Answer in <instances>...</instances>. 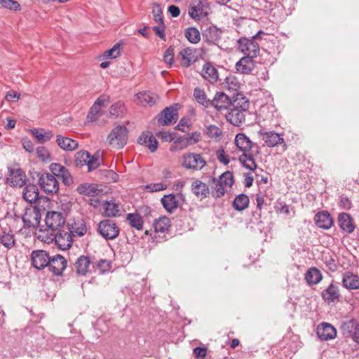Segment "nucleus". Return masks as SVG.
<instances>
[{
  "mask_svg": "<svg viewBox=\"0 0 359 359\" xmlns=\"http://www.w3.org/2000/svg\"><path fill=\"white\" fill-rule=\"evenodd\" d=\"M248 108V100L242 95L237 94L225 115L226 121L235 126H240L245 122V113Z\"/></svg>",
  "mask_w": 359,
  "mask_h": 359,
  "instance_id": "obj_1",
  "label": "nucleus"
},
{
  "mask_svg": "<svg viewBox=\"0 0 359 359\" xmlns=\"http://www.w3.org/2000/svg\"><path fill=\"white\" fill-rule=\"evenodd\" d=\"M235 144L237 148L243 152L239 157V161L248 170H254L257 168L255 158L251 154H248L253 147V142L244 133H238L235 137Z\"/></svg>",
  "mask_w": 359,
  "mask_h": 359,
  "instance_id": "obj_2",
  "label": "nucleus"
},
{
  "mask_svg": "<svg viewBox=\"0 0 359 359\" xmlns=\"http://www.w3.org/2000/svg\"><path fill=\"white\" fill-rule=\"evenodd\" d=\"M264 32L259 30L255 35L250 38L242 37L238 40V48L245 56L256 57L259 53V45L257 40L261 39V35Z\"/></svg>",
  "mask_w": 359,
  "mask_h": 359,
  "instance_id": "obj_3",
  "label": "nucleus"
},
{
  "mask_svg": "<svg viewBox=\"0 0 359 359\" xmlns=\"http://www.w3.org/2000/svg\"><path fill=\"white\" fill-rule=\"evenodd\" d=\"M38 238L48 243L55 241V244L62 250L69 248L72 243L70 233L61 229L49 235H39Z\"/></svg>",
  "mask_w": 359,
  "mask_h": 359,
  "instance_id": "obj_4",
  "label": "nucleus"
},
{
  "mask_svg": "<svg viewBox=\"0 0 359 359\" xmlns=\"http://www.w3.org/2000/svg\"><path fill=\"white\" fill-rule=\"evenodd\" d=\"M65 223V219L60 212L49 211L45 218L46 229L40 231L39 235H49L57 231Z\"/></svg>",
  "mask_w": 359,
  "mask_h": 359,
  "instance_id": "obj_5",
  "label": "nucleus"
},
{
  "mask_svg": "<svg viewBox=\"0 0 359 359\" xmlns=\"http://www.w3.org/2000/svg\"><path fill=\"white\" fill-rule=\"evenodd\" d=\"M206 161L201 154L188 152L182 156L181 165L194 171L202 170L206 165Z\"/></svg>",
  "mask_w": 359,
  "mask_h": 359,
  "instance_id": "obj_6",
  "label": "nucleus"
},
{
  "mask_svg": "<svg viewBox=\"0 0 359 359\" xmlns=\"http://www.w3.org/2000/svg\"><path fill=\"white\" fill-rule=\"evenodd\" d=\"M128 129L124 126L115 127L107 137L109 144L115 149H121L128 141Z\"/></svg>",
  "mask_w": 359,
  "mask_h": 359,
  "instance_id": "obj_7",
  "label": "nucleus"
},
{
  "mask_svg": "<svg viewBox=\"0 0 359 359\" xmlns=\"http://www.w3.org/2000/svg\"><path fill=\"white\" fill-rule=\"evenodd\" d=\"M97 231L106 240H113L118 236L120 229L114 221L104 219L98 224Z\"/></svg>",
  "mask_w": 359,
  "mask_h": 359,
  "instance_id": "obj_8",
  "label": "nucleus"
},
{
  "mask_svg": "<svg viewBox=\"0 0 359 359\" xmlns=\"http://www.w3.org/2000/svg\"><path fill=\"white\" fill-rule=\"evenodd\" d=\"M39 184L41 189L47 194H55L59 190V183L55 175L50 173L41 175L39 179Z\"/></svg>",
  "mask_w": 359,
  "mask_h": 359,
  "instance_id": "obj_9",
  "label": "nucleus"
},
{
  "mask_svg": "<svg viewBox=\"0 0 359 359\" xmlns=\"http://www.w3.org/2000/svg\"><path fill=\"white\" fill-rule=\"evenodd\" d=\"M179 104L165 107L160 114L158 123L162 126H169L175 123L178 119Z\"/></svg>",
  "mask_w": 359,
  "mask_h": 359,
  "instance_id": "obj_10",
  "label": "nucleus"
},
{
  "mask_svg": "<svg viewBox=\"0 0 359 359\" xmlns=\"http://www.w3.org/2000/svg\"><path fill=\"white\" fill-rule=\"evenodd\" d=\"M109 103V97L108 95H102L99 97L90 109L87 115V121L88 122H93L96 121L98 116L102 114L101 108L107 106Z\"/></svg>",
  "mask_w": 359,
  "mask_h": 359,
  "instance_id": "obj_11",
  "label": "nucleus"
},
{
  "mask_svg": "<svg viewBox=\"0 0 359 359\" xmlns=\"http://www.w3.org/2000/svg\"><path fill=\"white\" fill-rule=\"evenodd\" d=\"M209 7L206 2L202 0H193L191 3L189 14L193 19L200 20L208 14Z\"/></svg>",
  "mask_w": 359,
  "mask_h": 359,
  "instance_id": "obj_12",
  "label": "nucleus"
},
{
  "mask_svg": "<svg viewBox=\"0 0 359 359\" xmlns=\"http://www.w3.org/2000/svg\"><path fill=\"white\" fill-rule=\"evenodd\" d=\"M22 221L27 227H35L39 224L41 214L39 208L33 206L26 208Z\"/></svg>",
  "mask_w": 359,
  "mask_h": 359,
  "instance_id": "obj_13",
  "label": "nucleus"
},
{
  "mask_svg": "<svg viewBox=\"0 0 359 359\" xmlns=\"http://www.w3.org/2000/svg\"><path fill=\"white\" fill-rule=\"evenodd\" d=\"M67 262L65 257L60 255H56L50 257L47 267L54 275L60 276L67 268Z\"/></svg>",
  "mask_w": 359,
  "mask_h": 359,
  "instance_id": "obj_14",
  "label": "nucleus"
},
{
  "mask_svg": "<svg viewBox=\"0 0 359 359\" xmlns=\"http://www.w3.org/2000/svg\"><path fill=\"white\" fill-rule=\"evenodd\" d=\"M49 168L51 172L60 177L66 186H70L73 184V177L65 166L59 163H53L50 165Z\"/></svg>",
  "mask_w": 359,
  "mask_h": 359,
  "instance_id": "obj_15",
  "label": "nucleus"
},
{
  "mask_svg": "<svg viewBox=\"0 0 359 359\" xmlns=\"http://www.w3.org/2000/svg\"><path fill=\"white\" fill-rule=\"evenodd\" d=\"M259 135L262 137L264 144L269 147H274L277 145L284 143L283 137L274 131H263L258 132Z\"/></svg>",
  "mask_w": 359,
  "mask_h": 359,
  "instance_id": "obj_16",
  "label": "nucleus"
},
{
  "mask_svg": "<svg viewBox=\"0 0 359 359\" xmlns=\"http://www.w3.org/2000/svg\"><path fill=\"white\" fill-rule=\"evenodd\" d=\"M50 256L45 250H34L31 254V260L34 268L41 270L48 266Z\"/></svg>",
  "mask_w": 359,
  "mask_h": 359,
  "instance_id": "obj_17",
  "label": "nucleus"
},
{
  "mask_svg": "<svg viewBox=\"0 0 359 359\" xmlns=\"http://www.w3.org/2000/svg\"><path fill=\"white\" fill-rule=\"evenodd\" d=\"M232 101L225 93L218 92L211 100V106H213L218 111L228 110L231 107Z\"/></svg>",
  "mask_w": 359,
  "mask_h": 359,
  "instance_id": "obj_18",
  "label": "nucleus"
},
{
  "mask_svg": "<svg viewBox=\"0 0 359 359\" xmlns=\"http://www.w3.org/2000/svg\"><path fill=\"white\" fill-rule=\"evenodd\" d=\"M9 176L6 178L8 184L13 187H21L25 182V175L20 168H8Z\"/></svg>",
  "mask_w": 359,
  "mask_h": 359,
  "instance_id": "obj_19",
  "label": "nucleus"
},
{
  "mask_svg": "<svg viewBox=\"0 0 359 359\" xmlns=\"http://www.w3.org/2000/svg\"><path fill=\"white\" fill-rule=\"evenodd\" d=\"M317 335L321 340L327 341L336 337L337 330L331 324L322 323L317 327Z\"/></svg>",
  "mask_w": 359,
  "mask_h": 359,
  "instance_id": "obj_20",
  "label": "nucleus"
},
{
  "mask_svg": "<svg viewBox=\"0 0 359 359\" xmlns=\"http://www.w3.org/2000/svg\"><path fill=\"white\" fill-rule=\"evenodd\" d=\"M317 226L323 229H330L333 225V219L327 211H320L314 217Z\"/></svg>",
  "mask_w": 359,
  "mask_h": 359,
  "instance_id": "obj_21",
  "label": "nucleus"
},
{
  "mask_svg": "<svg viewBox=\"0 0 359 359\" xmlns=\"http://www.w3.org/2000/svg\"><path fill=\"white\" fill-rule=\"evenodd\" d=\"M137 142L147 147L151 152H154L158 148V141L149 131L143 132L137 140Z\"/></svg>",
  "mask_w": 359,
  "mask_h": 359,
  "instance_id": "obj_22",
  "label": "nucleus"
},
{
  "mask_svg": "<svg viewBox=\"0 0 359 359\" xmlns=\"http://www.w3.org/2000/svg\"><path fill=\"white\" fill-rule=\"evenodd\" d=\"M191 189L192 193L201 200L208 197L210 194L208 185L199 180H193L191 182Z\"/></svg>",
  "mask_w": 359,
  "mask_h": 359,
  "instance_id": "obj_23",
  "label": "nucleus"
},
{
  "mask_svg": "<svg viewBox=\"0 0 359 359\" xmlns=\"http://www.w3.org/2000/svg\"><path fill=\"white\" fill-rule=\"evenodd\" d=\"M181 56V65L182 67H188L195 62L198 57L197 50L194 48H186L180 52Z\"/></svg>",
  "mask_w": 359,
  "mask_h": 359,
  "instance_id": "obj_24",
  "label": "nucleus"
},
{
  "mask_svg": "<svg viewBox=\"0 0 359 359\" xmlns=\"http://www.w3.org/2000/svg\"><path fill=\"white\" fill-rule=\"evenodd\" d=\"M56 143L58 147L65 151H72L76 149L79 147L78 142L69 137L57 135L56 136Z\"/></svg>",
  "mask_w": 359,
  "mask_h": 359,
  "instance_id": "obj_25",
  "label": "nucleus"
},
{
  "mask_svg": "<svg viewBox=\"0 0 359 359\" xmlns=\"http://www.w3.org/2000/svg\"><path fill=\"white\" fill-rule=\"evenodd\" d=\"M342 285L349 290L359 289V277L350 271H346L343 273Z\"/></svg>",
  "mask_w": 359,
  "mask_h": 359,
  "instance_id": "obj_26",
  "label": "nucleus"
},
{
  "mask_svg": "<svg viewBox=\"0 0 359 359\" xmlns=\"http://www.w3.org/2000/svg\"><path fill=\"white\" fill-rule=\"evenodd\" d=\"M254 58L249 56H243L236 64V70L241 74H250L255 67Z\"/></svg>",
  "mask_w": 359,
  "mask_h": 359,
  "instance_id": "obj_27",
  "label": "nucleus"
},
{
  "mask_svg": "<svg viewBox=\"0 0 359 359\" xmlns=\"http://www.w3.org/2000/svg\"><path fill=\"white\" fill-rule=\"evenodd\" d=\"M321 296L325 302L330 304L339 299V290L337 285L332 283L322 292Z\"/></svg>",
  "mask_w": 359,
  "mask_h": 359,
  "instance_id": "obj_28",
  "label": "nucleus"
},
{
  "mask_svg": "<svg viewBox=\"0 0 359 359\" xmlns=\"http://www.w3.org/2000/svg\"><path fill=\"white\" fill-rule=\"evenodd\" d=\"M137 99L142 106H151L158 101V96L151 92H140L136 95Z\"/></svg>",
  "mask_w": 359,
  "mask_h": 359,
  "instance_id": "obj_29",
  "label": "nucleus"
},
{
  "mask_svg": "<svg viewBox=\"0 0 359 359\" xmlns=\"http://www.w3.org/2000/svg\"><path fill=\"white\" fill-rule=\"evenodd\" d=\"M23 198L29 203H35L39 197L38 188L34 184L27 185L22 192Z\"/></svg>",
  "mask_w": 359,
  "mask_h": 359,
  "instance_id": "obj_30",
  "label": "nucleus"
},
{
  "mask_svg": "<svg viewBox=\"0 0 359 359\" xmlns=\"http://www.w3.org/2000/svg\"><path fill=\"white\" fill-rule=\"evenodd\" d=\"M338 223L340 228L348 233H352L355 229L353 220L347 213L343 212L339 215Z\"/></svg>",
  "mask_w": 359,
  "mask_h": 359,
  "instance_id": "obj_31",
  "label": "nucleus"
},
{
  "mask_svg": "<svg viewBox=\"0 0 359 359\" xmlns=\"http://www.w3.org/2000/svg\"><path fill=\"white\" fill-rule=\"evenodd\" d=\"M222 34L221 29L212 26L205 30L203 35L208 43L216 44L220 40Z\"/></svg>",
  "mask_w": 359,
  "mask_h": 359,
  "instance_id": "obj_32",
  "label": "nucleus"
},
{
  "mask_svg": "<svg viewBox=\"0 0 359 359\" xmlns=\"http://www.w3.org/2000/svg\"><path fill=\"white\" fill-rule=\"evenodd\" d=\"M201 75L205 80H208L212 83L217 82L218 80V72L217 69L209 62L204 65Z\"/></svg>",
  "mask_w": 359,
  "mask_h": 359,
  "instance_id": "obj_33",
  "label": "nucleus"
},
{
  "mask_svg": "<svg viewBox=\"0 0 359 359\" xmlns=\"http://www.w3.org/2000/svg\"><path fill=\"white\" fill-rule=\"evenodd\" d=\"M161 201L163 208L169 212H172L179 205L177 196L172 194L165 195Z\"/></svg>",
  "mask_w": 359,
  "mask_h": 359,
  "instance_id": "obj_34",
  "label": "nucleus"
},
{
  "mask_svg": "<svg viewBox=\"0 0 359 359\" xmlns=\"http://www.w3.org/2000/svg\"><path fill=\"white\" fill-rule=\"evenodd\" d=\"M30 132L39 143L46 142L53 137V133L51 130H46L43 128L32 129Z\"/></svg>",
  "mask_w": 359,
  "mask_h": 359,
  "instance_id": "obj_35",
  "label": "nucleus"
},
{
  "mask_svg": "<svg viewBox=\"0 0 359 359\" xmlns=\"http://www.w3.org/2000/svg\"><path fill=\"white\" fill-rule=\"evenodd\" d=\"M323 276L320 270L313 267L310 268L305 273V279L310 285H316L320 282Z\"/></svg>",
  "mask_w": 359,
  "mask_h": 359,
  "instance_id": "obj_36",
  "label": "nucleus"
},
{
  "mask_svg": "<svg viewBox=\"0 0 359 359\" xmlns=\"http://www.w3.org/2000/svg\"><path fill=\"white\" fill-rule=\"evenodd\" d=\"M90 265V260L88 257L81 256L79 257L74 264V266L76 273L79 275L84 276L86 274Z\"/></svg>",
  "mask_w": 359,
  "mask_h": 359,
  "instance_id": "obj_37",
  "label": "nucleus"
},
{
  "mask_svg": "<svg viewBox=\"0 0 359 359\" xmlns=\"http://www.w3.org/2000/svg\"><path fill=\"white\" fill-rule=\"evenodd\" d=\"M211 186V194L214 198H220L225 194V187L216 178H212L210 181Z\"/></svg>",
  "mask_w": 359,
  "mask_h": 359,
  "instance_id": "obj_38",
  "label": "nucleus"
},
{
  "mask_svg": "<svg viewBox=\"0 0 359 359\" xmlns=\"http://www.w3.org/2000/svg\"><path fill=\"white\" fill-rule=\"evenodd\" d=\"M104 215L109 217H116L118 215L119 205L114 201H105L103 204Z\"/></svg>",
  "mask_w": 359,
  "mask_h": 359,
  "instance_id": "obj_39",
  "label": "nucleus"
},
{
  "mask_svg": "<svg viewBox=\"0 0 359 359\" xmlns=\"http://www.w3.org/2000/svg\"><path fill=\"white\" fill-rule=\"evenodd\" d=\"M249 205V198L244 194L238 195L233 203V208L238 211L246 209Z\"/></svg>",
  "mask_w": 359,
  "mask_h": 359,
  "instance_id": "obj_40",
  "label": "nucleus"
},
{
  "mask_svg": "<svg viewBox=\"0 0 359 359\" xmlns=\"http://www.w3.org/2000/svg\"><path fill=\"white\" fill-rule=\"evenodd\" d=\"M76 190L79 194L89 196H95L97 195L99 191L94 184L88 183L80 184L78 186Z\"/></svg>",
  "mask_w": 359,
  "mask_h": 359,
  "instance_id": "obj_41",
  "label": "nucleus"
},
{
  "mask_svg": "<svg viewBox=\"0 0 359 359\" xmlns=\"http://www.w3.org/2000/svg\"><path fill=\"white\" fill-rule=\"evenodd\" d=\"M194 97L198 103L205 108L211 107V100L207 98L206 94L203 90L198 88H195L194 90Z\"/></svg>",
  "mask_w": 359,
  "mask_h": 359,
  "instance_id": "obj_42",
  "label": "nucleus"
},
{
  "mask_svg": "<svg viewBox=\"0 0 359 359\" xmlns=\"http://www.w3.org/2000/svg\"><path fill=\"white\" fill-rule=\"evenodd\" d=\"M69 231L70 233L74 236H82L86 233L87 229L83 220L81 219L75 222L73 224H72Z\"/></svg>",
  "mask_w": 359,
  "mask_h": 359,
  "instance_id": "obj_43",
  "label": "nucleus"
},
{
  "mask_svg": "<svg viewBox=\"0 0 359 359\" xmlns=\"http://www.w3.org/2000/svg\"><path fill=\"white\" fill-rule=\"evenodd\" d=\"M170 226V219L166 217H160L156 219L154 223V228L156 232L164 233L168 231Z\"/></svg>",
  "mask_w": 359,
  "mask_h": 359,
  "instance_id": "obj_44",
  "label": "nucleus"
},
{
  "mask_svg": "<svg viewBox=\"0 0 359 359\" xmlns=\"http://www.w3.org/2000/svg\"><path fill=\"white\" fill-rule=\"evenodd\" d=\"M127 221L130 225L137 230H142L143 228V219L139 214L130 213L127 215Z\"/></svg>",
  "mask_w": 359,
  "mask_h": 359,
  "instance_id": "obj_45",
  "label": "nucleus"
},
{
  "mask_svg": "<svg viewBox=\"0 0 359 359\" xmlns=\"http://www.w3.org/2000/svg\"><path fill=\"white\" fill-rule=\"evenodd\" d=\"M126 112V107L123 102L118 101L113 104L109 109V115L111 117L122 116Z\"/></svg>",
  "mask_w": 359,
  "mask_h": 359,
  "instance_id": "obj_46",
  "label": "nucleus"
},
{
  "mask_svg": "<svg viewBox=\"0 0 359 359\" xmlns=\"http://www.w3.org/2000/svg\"><path fill=\"white\" fill-rule=\"evenodd\" d=\"M90 153L86 151H79L75 154L74 163L76 167L86 165L87 161L90 158Z\"/></svg>",
  "mask_w": 359,
  "mask_h": 359,
  "instance_id": "obj_47",
  "label": "nucleus"
},
{
  "mask_svg": "<svg viewBox=\"0 0 359 359\" xmlns=\"http://www.w3.org/2000/svg\"><path fill=\"white\" fill-rule=\"evenodd\" d=\"M185 37L191 43H197L201 40V34L196 27H189L185 30Z\"/></svg>",
  "mask_w": 359,
  "mask_h": 359,
  "instance_id": "obj_48",
  "label": "nucleus"
},
{
  "mask_svg": "<svg viewBox=\"0 0 359 359\" xmlns=\"http://www.w3.org/2000/svg\"><path fill=\"white\" fill-rule=\"evenodd\" d=\"M217 180L224 187H231L234 182L233 174L229 171L224 172L222 174Z\"/></svg>",
  "mask_w": 359,
  "mask_h": 359,
  "instance_id": "obj_49",
  "label": "nucleus"
},
{
  "mask_svg": "<svg viewBox=\"0 0 359 359\" xmlns=\"http://www.w3.org/2000/svg\"><path fill=\"white\" fill-rule=\"evenodd\" d=\"M102 160L98 155L90 156L89 159L87 161L86 165L88 166V170L91 172L97 168L102 163Z\"/></svg>",
  "mask_w": 359,
  "mask_h": 359,
  "instance_id": "obj_50",
  "label": "nucleus"
},
{
  "mask_svg": "<svg viewBox=\"0 0 359 359\" xmlns=\"http://www.w3.org/2000/svg\"><path fill=\"white\" fill-rule=\"evenodd\" d=\"M0 243L6 248H11L15 245L13 235L4 233L1 236H0Z\"/></svg>",
  "mask_w": 359,
  "mask_h": 359,
  "instance_id": "obj_51",
  "label": "nucleus"
},
{
  "mask_svg": "<svg viewBox=\"0 0 359 359\" xmlns=\"http://www.w3.org/2000/svg\"><path fill=\"white\" fill-rule=\"evenodd\" d=\"M37 157L43 162L50 160V156L48 150L43 146L39 147L36 149Z\"/></svg>",
  "mask_w": 359,
  "mask_h": 359,
  "instance_id": "obj_52",
  "label": "nucleus"
},
{
  "mask_svg": "<svg viewBox=\"0 0 359 359\" xmlns=\"http://www.w3.org/2000/svg\"><path fill=\"white\" fill-rule=\"evenodd\" d=\"M120 55V45L119 43L115 44L111 48L107 50L104 53L105 58L114 59Z\"/></svg>",
  "mask_w": 359,
  "mask_h": 359,
  "instance_id": "obj_53",
  "label": "nucleus"
},
{
  "mask_svg": "<svg viewBox=\"0 0 359 359\" xmlns=\"http://www.w3.org/2000/svg\"><path fill=\"white\" fill-rule=\"evenodd\" d=\"M0 4L1 6L6 8L13 10V11H19L20 10V4L15 0H0Z\"/></svg>",
  "mask_w": 359,
  "mask_h": 359,
  "instance_id": "obj_54",
  "label": "nucleus"
},
{
  "mask_svg": "<svg viewBox=\"0 0 359 359\" xmlns=\"http://www.w3.org/2000/svg\"><path fill=\"white\" fill-rule=\"evenodd\" d=\"M207 135L212 138H217L222 135L220 128L215 125H210L207 128Z\"/></svg>",
  "mask_w": 359,
  "mask_h": 359,
  "instance_id": "obj_55",
  "label": "nucleus"
},
{
  "mask_svg": "<svg viewBox=\"0 0 359 359\" xmlns=\"http://www.w3.org/2000/svg\"><path fill=\"white\" fill-rule=\"evenodd\" d=\"M217 158L224 165L229 164L230 162L229 158L225 154V151L223 149H219L216 152Z\"/></svg>",
  "mask_w": 359,
  "mask_h": 359,
  "instance_id": "obj_56",
  "label": "nucleus"
},
{
  "mask_svg": "<svg viewBox=\"0 0 359 359\" xmlns=\"http://www.w3.org/2000/svg\"><path fill=\"white\" fill-rule=\"evenodd\" d=\"M174 58V49L172 47H169L164 53L163 60L165 62L172 65Z\"/></svg>",
  "mask_w": 359,
  "mask_h": 359,
  "instance_id": "obj_57",
  "label": "nucleus"
},
{
  "mask_svg": "<svg viewBox=\"0 0 359 359\" xmlns=\"http://www.w3.org/2000/svg\"><path fill=\"white\" fill-rule=\"evenodd\" d=\"M199 135L196 133H191L188 137L187 142L184 143L183 146L181 147L180 149H183L189 147V145L196 143L199 141Z\"/></svg>",
  "mask_w": 359,
  "mask_h": 359,
  "instance_id": "obj_58",
  "label": "nucleus"
},
{
  "mask_svg": "<svg viewBox=\"0 0 359 359\" xmlns=\"http://www.w3.org/2000/svg\"><path fill=\"white\" fill-rule=\"evenodd\" d=\"M20 98V94L17 92H8L5 96L6 100L9 102H17Z\"/></svg>",
  "mask_w": 359,
  "mask_h": 359,
  "instance_id": "obj_59",
  "label": "nucleus"
},
{
  "mask_svg": "<svg viewBox=\"0 0 359 359\" xmlns=\"http://www.w3.org/2000/svg\"><path fill=\"white\" fill-rule=\"evenodd\" d=\"M97 266L102 273L107 271L110 269V263L106 259L100 260Z\"/></svg>",
  "mask_w": 359,
  "mask_h": 359,
  "instance_id": "obj_60",
  "label": "nucleus"
},
{
  "mask_svg": "<svg viewBox=\"0 0 359 359\" xmlns=\"http://www.w3.org/2000/svg\"><path fill=\"white\" fill-rule=\"evenodd\" d=\"M194 353L197 358H204L207 355V348L196 347L194 349Z\"/></svg>",
  "mask_w": 359,
  "mask_h": 359,
  "instance_id": "obj_61",
  "label": "nucleus"
},
{
  "mask_svg": "<svg viewBox=\"0 0 359 359\" xmlns=\"http://www.w3.org/2000/svg\"><path fill=\"white\" fill-rule=\"evenodd\" d=\"M22 147L24 149L29 153H32L34 150L32 142L28 139H24L22 140Z\"/></svg>",
  "mask_w": 359,
  "mask_h": 359,
  "instance_id": "obj_62",
  "label": "nucleus"
},
{
  "mask_svg": "<svg viewBox=\"0 0 359 359\" xmlns=\"http://www.w3.org/2000/svg\"><path fill=\"white\" fill-rule=\"evenodd\" d=\"M156 135L165 142H171L173 140L172 133L168 132H158Z\"/></svg>",
  "mask_w": 359,
  "mask_h": 359,
  "instance_id": "obj_63",
  "label": "nucleus"
},
{
  "mask_svg": "<svg viewBox=\"0 0 359 359\" xmlns=\"http://www.w3.org/2000/svg\"><path fill=\"white\" fill-rule=\"evenodd\" d=\"M340 205L344 209L349 210L351 208V202L347 197L341 196L340 198Z\"/></svg>",
  "mask_w": 359,
  "mask_h": 359,
  "instance_id": "obj_64",
  "label": "nucleus"
}]
</instances>
